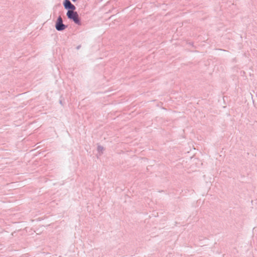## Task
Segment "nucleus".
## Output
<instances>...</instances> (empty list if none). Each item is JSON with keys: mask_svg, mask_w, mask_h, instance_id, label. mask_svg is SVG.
<instances>
[{"mask_svg": "<svg viewBox=\"0 0 257 257\" xmlns=\"http://www.w3.org/2000/svg\"><path fill=\"white\" fill-rule=\"evenodd\" d=\"M67 16L69 19L72 20L75 23L79 25H81L79 16L76 12L68 11L67 13Z\"/></svg>", "mask_w": 257, "mask_h": 257, "instance_id": "obj_1", "label": "nucleus"}, {"mask_svg": "<svg viewBox=\"0 0 257 257\" xmlns=\"http://www.w3.org/2000/svg\"><path fill=\"white\" fill-rule=\"evenodd\" d=\"M62 22V18L60 16L59 17L56 24V29L58 31H62L65 29L66 27L64 24H63Z\"/></svg>", "mask_w": 257, "mask_h": 257, "instance_id": "obj_2", "label": "nucleus"}, {"mask_svg": "<svg viewBox=\"0 0 257 257\" xmlns=\"http://www.w3.org/2000/svg\"><path fill=\"white\" fill-rule=\"evenodd\" d=\"M64 6L65 9H69L70 11H74L75 9V7L69 0H65Z\"/></svg>", "mask_w": 257, "mask_h": 257, "instance_id": "obj_3", "label": "nucleus"}, {"mask_svg": "<svg viewBox=\"0 0 257 257\" xmlns=\"http://www.w3.org/2000/svg\"><path fill=\"white\" fill-rule=\"evenodd\" d=\"M73 2H75L76 0H72Z\"/></svg>", "mask_w": 257, "mask_h": 257, "instance_id": "obj_4", "label": "nucleus"}]
</instances>
